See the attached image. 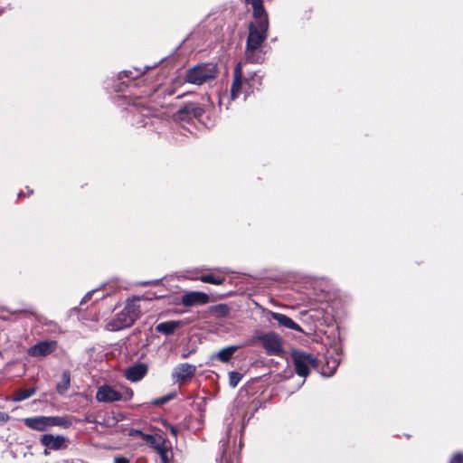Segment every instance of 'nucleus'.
I'll list each match as a JSON object with an SVG mask.
<instances>
[{
    "label": "nucleus",
    "mask_w": 463,
    "mask_h": 463,
    "mask_svg": "<svg viewBox=\"0 0 463 463\" xmlns=\"http://www.w3.org/2000/svg\"><path fill=\"white\" fill-rule=\"evenodd\" d=\"M268 30L269 19L266 18L250 24L245 48V60L248 62L261 63L263 61L261 46L268 37Z\"/></svg>",
    "instance_id": "f257e3e1"
},
{
    "label": "nucleus",
    "mask_w": 463,
    "mask_h": 463,
    "mask_svg": "<svg viewBox=\"0 0 463 463\" xmlns=\"http://www.w3.org/2000/svg\"><path fill=\"white\" fill-rule=\"evenodd\" d=\"M140 297H134L126 302L124 308L106 324V329L116 332L130 327L141 314L138 301Z\"/></svg>",
    "instance_id": "f03ea898"
},
{
    "label": "nucleus",
    "mask_w": 463,
    "mask_h": 463,
    "mask_svg": "<svg viewBox=\"0 0 463 463\" xmlns=\"http://www.w3.org/2000/svg\"><path fill=\"white\" fill-rule=\"evenodd\" d=\"M134 392L126 385L111 386L101 385L96 392V400L99 402H128L133 398Z\"/></svg>",
    "instance_id": "7ed1b4c3"
},
{
    "label": "nucleus",
    "mask_w": 463,
    "mask_h": 463,
    "mask_svg": "<svg viewBox=\"0 0 463 463\" xmlns=\"http://www.w3.org/2000/svg\"><path fill=\"white\" fill-rule=\"evenodd\" d=\"M217 75V66L213 63H202L189 69L186 72L187 82L201 85Z\"/></svg>",
    "instance_id": "20e7f679"
},
{
    "label": "nucleus",
    "mask_w": 463,
    "mask_h": 463,
    "mask_svg": "<svg viewBox=\"0 0 463 463\" xmlns=\"http://www.w3.org/2000/svg\"><path fill=\"white\" fill-rule=\"evenodd\" d=\"M296 373L302 377L309 374L310 369L317 366V359L310 354L294 350L291 354Z\"/></svg>",
    "instance_id": "39448f33"
},
{
    "label": "nucleus",
    "mask_w": 463,
    "mask_h": 463,
    "mask_svg": "<svg viewBox=\"0 0 463 463\" xmlns=\"http://www.w3.org/2000/svg\"><path fill=\"white\" fill-rule=\"evenodd\" d=\"M253 86L248 79L242 77V65L237 63L233 71V80L231 87V99H237L244 90H250Z\"/></svg>",
    "instance_id": "423d86ee"
},
{
    "label": "nucleus",
    "mask_w": 463,
    "mask_h": 463,
    "mask_svg": "<svg viewBox=\"0 0 463 463\" xmlns=\"http://www.w3.org/2000/svg\"><path fill=\"white\" fill-rule=\"evenodd\" d=\"M258 339L268 354L277 355L282 353L281 339L277 334L267 333L260 335Z\"/></svg>",
    "instance_id": "0eeeda50"
},
{
    "label": "nucleus",
    "mask_w": 463,
    "mask_h": 463,
    "mask_svg": "<svg viewBox=\"0 0 463 463\" xmlns=\"http://www.w3.org/2000/svg\"><path fill=\"white\" fill-rule=\"evenodd\" d=\"M57 342L54 340L41 341L32 345L27 354L32 357H44L55 351Z\"/></svg>",
    "instance_id": "6e6552de"
},
{
    "label": "nucleus",
    "mask_w": 463,
    "mask_h": 463,
    "mask_svg": "<svg viewBox=\"0 0 463 463\" xmlns=\"http://www.w3.org/2000/svg\"><path fill=\"white\" fill-rule=\"evenodd\" d=\"M203 112V109L197 104L188 103L177 111L176 118L180 120H190L193 118H201Z\"/></svg>",
    "instance_id": "1a4fd4ad"
},
{
    "label": "nucleus",
    "mask_w": 463,
    "mask_h": 463,
    "mask_svg": "<svg viewBox=\"0 0 463 463\" xmlns=\"http://www.w3.org/2000/svg\"><path fill=\"white\" fill-rule=\"evenodd\" d=\"M147 365L142 363L136 364L125 369V377L133 383L142 380L147 373Z\"/></svg>",
    "instance_id": "9d476101"
},
{
    "label": "nucleus",
    "mask_w": 463,
    "mask_h": 463,
    "mask_svg": "<svg viewBox=\"0 0 463 463\" xmlns=\"http://www.w3.org/2000/svg\"><path fill=\"white\" fill-rule=\"evenodd\" d=\"M209 301V296L200 291H191L183 295L182 304L184 307H193L198 304H206Z\"/></svg>",
    "instance_id": "9b49d317"
},
{
    "label": "nucleus",
    "mask_w": 463,
    "mask_h": 463,
    "mask_svg": "<svg viewBox=\"0 0 463 463\" xmlns=\"http://www.w3.org/2000/svg\"><path fill=\"white\" fill-rule=\"evenodd\" d=\"M196 372V367L193 364L184 363L177 365L174 372L173 377L176 382H184L187 379L192 378Z\"/></svg>",
    "instance_id": "f8f14e48"
},
{
    "label": "nucleus",
    "mask_w": 463,
    "mask_h": 463,
    "mask_svg": "<svg viewBox=\"0 0 463 463\" xmlns=\"http://www.w3.org/2000/svg\"><path fill=\"white\" fill-rule=\"evenodd\" d=\"M269 315L271 317L272 319L276 320L280 326L292 329L298 332H302V328L300 327V326L297 324L295 321H293L288 316L273 311H269Z\"/></svg>",
    "instance_id": "ddd939ff"
},
{
    "label": "nucleus",
    "mask_w": 463,
    "mask_h": 463,
    "mask_svg": "<svg viewBox=\"0 0 463 463\" xmlns=\"http://www.w3.org/2000/svg\"><path fill=\"white\" fill-rule=\"evenodd\" d=\"M130 435H137L146 443H148L156 451L158 448L165 443V439H163L160 435H151L143 433L140 430H133L130 431Z\"/></svg>",
    "instance_id": "4468645a"
},
{
    "label": "nucleus",
    "mask_w": 463,
    "mask_h": 463,
    "mask_svg": "<svg viewBox=\"0 0 463 463\" xmlns=\"http://www.w3.org/2000/svg\"><path fill=\"white\" fill-rule=\"evenodd\" d=\"M41 443L50 449L57 450L64 446L65 438L62 436L54 437L51 434H44L41 438Z\"/></svg>",
    "instance_id": "2eb2a0df"
},
{
    "label": "nucleus",
    "mask_w": 463,
    "mask_h": 463,
    "mask_svg": "<svg viewBox=\"0 0 463 463\" xmlns=\"http://www.w3.org/2000/svg\"><path fill=\"white\" fill-rule=\"evenodd\" d=\"M24 424L30 429L44 431L48 428V418L47 416L26 418L24 419Z\"/></svg>",
    "instance_id": "dca6fc26"
},
{
    "label": "nucleus",
    "mask_w": 463,
    "mask_h": 463,
    "mask_svg": "<svg viewBox=\"0 0 463 463\" xmlns=\"http://www.w3.org/2000/svg\"><path fill=\"white\" fill-rule=\"evenodd\" d=\"M182 325L183 323L180 320H170L157 324L155 329L158 333L169 335L174 334Z\"/></svg>",
    "instance_id": "f3484780"
},
{
    "label": "nucleus",
    "mask_w": 463,
    "mask_h": 463,
    "mask_svg": "<svg viewBox=\"0 0 463 463\" xmlns=\"http://www.w3.org/2000/svg\"><path fill=\"white\" fill-rule=\"evenodd\" d=\"M239 346L230 345L221 349L218 353L212 355V359H217L222 363H228L234 353L238 350Z\"/></svg>",
    "instance_id": "a211bd4d"
},
{
    "label": "nucleus",
    "mask_w": 463,
    "mask_h": 463,
    "mask_svg": "<svg viewBox=\"0 0 463 463\" xmlns=\"http://www.w3.org/2000/svg\"><path fill=\"white\" fill-rule=\"evenodd\" d=\"M48 427L50 426H62L68 428L71 422L68 418L59 416H47Z\"/></svg>",
    "instance_id": "6ab92c4d"
},
{
    "label": "nucleus",
    "mask_w": 463,
    "mask_h": 463,
    "mask_svg": "<svg viewBox=\"0 0 463 463\" xmlns=\"http://www.w3.org/2000/svg\"><path fill=\"white\" fill-rule=\"evenodd\" d=\"M71 385V376L69 372H63L61 381L57 384L56 390L60 394H63Z\"/></svg>",
    "instance_id": "aec40b11"
},
{
    "label": "nucleus",
    "mask_w": 463,
    "mask_h": 463,
    "mask_svg": "<svg viewBox=\"0 0 463 463\" xmlns=\"http://www.w3.org/2000/svg\"><path fill=\"white\" fill-rule=\"evenodd\" d=\"M35 388L32 387V388H26V389H21L19 391H17L15 393H14V396L13 398V400L14 402H22V401H24L30 397H32L34 393H35Z\"/></svg>",
    "instance_id": "412c9836"
},
{
    "label": "nucleus",
    "mask_w": 463,
    "mask_h": 463,
    "mask_svg": "<svg viewBox=\"0 0 463 463\" xmlns=\"http://www.w3.org/2000/svg\"><path fill=\"white\" fill-rule=\"evenodd\" d=\"M252 9L253 16L257 19V21H260L264 18L268 19V14L263 6L262 1H257V3H254V6H252Z\"/></svg>",
    "instance_id": "4be33fe9"
},
{
    "label": "nucleus",
    "mask_w": 463,
    "mask_h": 463,
    "mask_svg": "<svg viewBox=\"0 0 463 463\" xmlns=\"http://www.w3.org/2000/svg\"><path fill=\"white\" fill-rule=\"evenodd\" d=\"M200 279L204 283H210L213 285H222L224 282V279L215 277L213 274L203 275L201 276Z\"/></svg>",
    "instance_id": "5701e85b"
},
{
    "label": "nucleus",
    "mask_w": 463,
    "mask_h": 463,
    "mask_svg": "<svg viewBox=\"0 0 463 463\" xmlns=\"http://www.w3.org/2000/svg\"><path fill=\"white\" fill-rule=\"evenodd\" d=\"M242 378V374L238 372H231L229 373V383L232 388H235Z\"/></svg>",
    "instance_id": "b1692460"
},
{
    "label": "nucleus",
    "mask_w": 463,
    "mask_h": 463,
    "mask_svg": "<svg viewBox=\"0 0 463 463\" xmlns=\"http://www.w3.org/2000/svg\"><path fill=\"white\" fill-rule=\"evenodd\" d=\"M156 452L159 454L162 463H169L168 449L165 443L162 445L160 448H158L156 449Z\"/></svg>",
    "instance_id": "393cba45"
},
{
    "label": "nucleus",
    "mask_w": 463,
    "mask_h": 463,
    "mask_svg": "<svg viewBox=\"0 0 463 463\" xmlns=\"http://www.w3.org/2000/svg\"><path fill=\"white\" fill-rule=\"evenodd\" d=\"M142 73H143V71L138 69H135L134 71H125L120 74V79H123V75H124L127 78H130V79L134 80V79L139 77Z\"/></svg>",
    "instance_id": "a878e982"
},
{
    "label": "nucleus",
    "mask_w": 463,
    "mask_h": 463,
    "mask_svg": "<svg viewBox=\"0 0 463 463\" xmlns=\"http://www.w3.org/2000/svg\"><path fill=\"white\" fill-rule=\"evenodd\" d=\"M174 396H175L174 394L165 395L163 397L154 400L152 402V404L156 405V406L163 405V404L168 402L170 400H172L174 398Z\"/></svg>",
    "instance_id": "bb28decb"
},
{
    "label": "nucleus",
    "mask_w": 463,
    "mask_h": 463,
    "mask_svg": "<svg viewBox=\"0 0 463 463\" xmlns=\"http://www.w3.org/2000/svg\"><path fill=\"white\" fill-rule=\"evenodd\" d=\"M450 463H463V453H461V452L456 453L452 457Z\"/></svg>",
    "instance_id": "cd10ccee"
},
{
    "label": "nucleus",
    "mask_w": 463,
    "mask_h": 463,
    "mask_svg": "<svg viewBox=\"0 0 463 463\" xmlns=\"http://www.w3.org/2000/svg\"><path fill=\"white\" fill-rule=\"evenodd\" d=\"M215 309L222 312V313H227L228 312V307L226 305H223V304H220L218 306L215 307Z\"/></svg>",
    "instance_id": "c85d7f7f"
},
{
    "label": "nucleus",
    "mask_w": 463,
    "mask_h": 463,
    "mask_svg": "<svg viewBox=\"0 0 463 463\" xmlns=\"http://www.w3.org/2000/svg\"><path fill=\"white\" fill-rule=\"evenodd\" d=\"M9 415L4 411H0V422H6L9 420Z\"/></svg>",
    "instance_id": "c756f323"
},
{
    "label": "nucleus",
    "mask_w": 463,
    "mask_h": 463,
    "mask_svg": "<svg viewBox=\"0 0 463 463\" xmlns=\"http://www.w3.org/2000/svg\"><path fill=\"white\" fill-rule=\"evenodd\" d=\"M166 426H167L168 430H170L171 434L175 437L177 435V429L170 424H168Z\"/></svg>",
    "instance_id": "7c9ffc66"
},
{
    "label": "nucleus",
    "mask_w": 463,
    "mask_h": 463,
    "mask_svg": "<svg viewBox=\"0 0 463 463\" xmlns=\"http://www.w3.org/2000/svg\"><path fill=\"white\" fill-rule=\"evenodd\" d=\"M114 463H129L128 460L125 458L117 457L114 459Z\"/></svg>",
    "instance_id": "2f4dec72"
},
{
    "label": "nucleus",
    "mask_w": 463,
    "mask_h": 463,
    "mask_svg": "<svg viewBox=\"0 0 463 463\" xmlns=\"http://www.w3.org/2000/svg\"><path fill=\"white\" fill-rule=\"evenodd\" d=\"M93 293H94V291L88 292V293L84 296V298H82V300H81V304H82L83 302H87L88 300H90V297H91V295H92Z\"/></svg>",
    "instance_id": "473e14b6"
},
{
    "label": "nucleus",
    "mask_w": 463,
    "mask_h": 463,
    "mask_svg": "<svg viewBox=\"0 0 463 463\" xmlns=\"http://www.w3.org/2000/svg\"><path fill=\"white\" fill-rule=\"evenodd\" d=\"M140 284L143 285V286H147V285H152V284H155V283L152 282V281H145V282H141Z\"/></svg>",
    "instance_id": "72a5a7b5"
},
{
    "label": "nucleus",
    "mask_w": 463,
    "mask_h": 463,
    "mask_svg": "<svg viewBox=\"0 0 463 463\" xmlns=\"http://www.w3.org/2000/svg\"><path fill=\"white\" fill-rule=\"evenodd\" d=\"M322 374H323V375L330 376V374H331V373H328V374H327V373H326V370H325V369H323Z\"/></svg>",
    "instance_id": "f704fd0d"
},
{
    "label": "nucleus",
    "mask_w": 463,
    "mask_h": 463,
    "mask_svg": "<svg viewBox=\"0 0 463 463\" xmlns=\"http://www.w3.org/2000/svg\"><path fill=\"white\" fill-rule=\"evenodd\" d=\"M334 364H334V367H333V368H334V370H335V368H336V366H337V364H336L335 361H334Z\"/></svg>",
    "instance_id": "c9c22d12"
},
{
    "label": "nucleus",
    "mask_w": 463,
    "mask_h": 463,
    "mask_svg": "<svg viewBox=\"0 0 463 463\" xmlns=\"http://www.w3.org/2000/svg\"><path fill=\"white\" fill-rule=\"evenodd\" d=\"M4 14V9H0V15Z\"/></svg>",
    "instance_id": "e433bc0d"
},
{
    "label": "nucleus",
    "mask_w": 463,
    "mask_h": 463,
    "mask_svg": "<svg viewBox=\"0 0 463 463\" xmlns=\"http://www.w3.org/2000/svg\"><path fill=\"white\" fill-rule=\"evenodd\" d=\"M223 97L220 98V103L222 102Z\"/></svg>",
    "instance_id": "4c0bfd02"
}]
</instances>
